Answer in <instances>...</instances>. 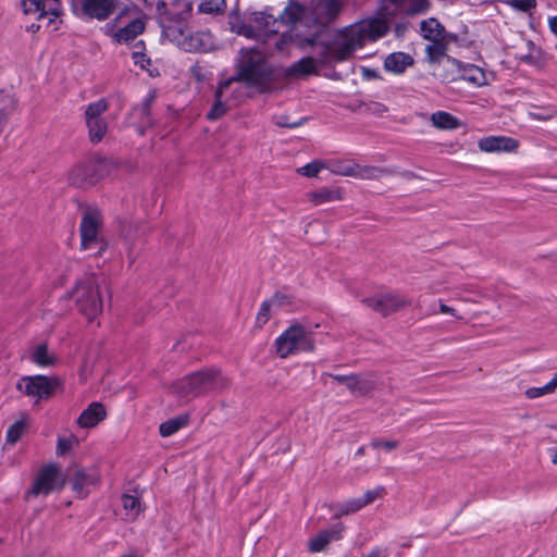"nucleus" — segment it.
I'll list each match as a JSON object with an SVG mask.
<instances>
[{"label": "nucleus", "instance_id": "obj_11", "mask_svg": "<svg viewBox=\"0 0 557 557\" xmlns=\"http://www.w3.org/2000/svg\"><path fill=\"white\" fill-rule=\"evenodd\" d=\"M59 385L57 377L46 375L23 376L16 388L25 395L39 399H48Z\"/></svg>", "mask_w": 557, "mask_h": 557}, {"label": "nucleus", "instance_id": "obj_10", "mask_svg": "<svg viewBox=\"0 0 557 557\" xmlns=\"http://www.w3.org/2000/svg\"><path fill=\"white\" fill-rule=\"evenodd\" d=\"M72 12L83 20L104 21L116 9L115 0H71Z\"/></svg>", "mask_w": 557, "mask_h": 557}, {"label": "nucleus", "instance_id": "obj_40", "mask_svg": "<svg viewBox=\"0 0 557 557\" xmlns=\"http://www.w3.org/2000/svg\"><path fill=\"white\" fill-rule=\"evenodd\" d=\"M26 430H27V424L24 420L16 421L12 425H10L7 431V437H5L7 442L10 444H15L17 441L21 440V437L26 432Z\"/></svg>", "mask_w": 557, "mask_h": 557}, {"label": "nucleus", "instance_id": "obj_46", "mask_svg": "<svg viewBox=\"0 0 557 557\" xmlns=\"http://www.w3.org/2000/svg\"><path fill=\"white\" fill-rule=\"evenodd\" d=\"M122 503L124 509L134 516H137L141 510L140 500L136 496L124 494L122 496Z\"/></svg>", "mask_w": 557, "mask_h": 557}, {"label": "nucleus", "instance_id": "obj_16", "mask_svg": "<svg viewBox=\"0 0 557 557\" xmlns=\"http://www.w3.org/2000/svg\"><path fill=\"white\" fill-rule=\"evenodd\" d=\"M21 7L25 14L39 13L38 20L49 16L48 25L62 13L58 2H54L51 7H47L46 0H21Z\"/></svg>", "mask_w": 557, "mask_h": 557}, {"label": "nucleus", "instance_id": "obj_4", "mask_svg": "<svg viewBox=\"0 0 557 557\" xmlns=\"http://www.w3.org/2000/svg\"><path fill=\"white\" fill-rule=\"evenodd\" d=\"M78 311L89 321H94L103 309L98 278L87 274L78 280L72 290Z\"/></svg>", "mask_w": 557, "mask_h": 557}, {"label": "nucleus", "instance_id": "obj_32", "mask_svg": "<svg viewBox=\"0 0 557 557\" xmlns=\"http://www.w3.org/2000/svg\"><path fill=\"white\" fill-rule=\"evenodd\" d=\"M460 79L468 81L476 86L485 83V74L483 70L473 64L463 65L460 61Z\"/></svg>", "mask_w": 557, "mask_h": 557}, {"label": "nucleus", "instance_id": "obj_37", "mask_svg": "<svg viewBox=\"0 0 557 557\" xmlns=\"http://www.w3.org/2000/svg\"><path fill=\"white\" fill-rule=\"evenodd\" d=\"M32 360L40 367H50L55 363V358L49 355L46 344H40L35 348Z\"/></svg>", "mask_w": 557, "mask_h": 557}, {"label": "nucleus", "instance_id": "obj_51", "mask_svg": "<svg viewBox=\"0 0 557 557\" xmlns=\"http://www.w3.org/2000/svg\"><path fill=\"white\" fill-rule=\"evenodd\" d=\"M132 59L136 65H139L144 70H147V67L151 64L150 58H148L143 50L134 51L132 53Z\"/></svg>", "mask_w": 557, "mask_h": 557}, {"label": "nucleus", "instance_id": "obj_15", "mask_svg": "<svg viewBox=\"0 0 557 557\" xmlns=\"http://www.w3.org/2000/svg\"><path fill=\"white\" fill-rule=\"evenodd\" d=\"M345 527L342 522L333 524L331 528L320 531L315 537L308 542V549L311 553H320L326 549L327 545L333 541L342 539Z\"/></svg>", "mask_w": 557, "mask_h": 557}, {"label": "nucleus", "instance_id": "obj_24", "mask_svg": "<svg viewBox=\"0 0 557 557\" xmlns=\"http://www.w3.org/2000/svg\"><path fill=\"white\" fill-rule=\"evenodd\" d=\"M413 58L405 52H392L384 60V69L394 74H403L407 67L413 65Z\"/></svg>", "mask_w": 557, "mask_h": 557}, {"label": "nucleus", "instance_id": "obj_48", "mask_svg": "<svg viewBox=\"0 0 557 557\" xmlns=\"http://www.w3.org/2000/svg\"><path fill=\"white\" fill-rule=\"evenodd\" d=\"M272 302L269 300H264L260 308H259V311L257 313V317H256V324L259 326V327H262L269 320H270V308L272 307Z\"/></svg>", "mask_w": 557, "mask_h": 557}, {"label": "nucleus", "instance_id": "obj_47", "mask_svg": "<svg viewBox=\"0 0 557 557\" xmlns=\"http://www.w3.org/2000/svg\"><path fill=\"white\" fill-rule=\"evenodd\" d=\"M429 9H430L429 0H414L407 8L406 14L409 16H414L417 14L425 13Z\"/></svg>", "mask_w": 557, "mask_h": 557}, {"label": "nucleus", "instance_id": "obj_7", "mask_svg": "<svg viewBox=\"0 0 557 557\" xmlns=\"http://www.w3.org/2000/svg\"><path fill=\"white\" fill-rule=\"evenodd\" d=\"M101 222L98 210H86L79 225L82 249L94 250L96 256H101L108 249V242L99 236Z\"/></svg>", "mask_w": 557, "mask_h": 557}, {"label": "nucleus", "instance_id": "obj_22", "mask_svg": "<svg viewBox=\"0 0 557 557\" xmlns=\"http://www.w3.org/2000/svg\"><path fill=\"white\" fill-rule=\"evenodd\" d=\"M248 21L255 24V28L258 33V38L261 32L276 34L277 33V18L273 14L269 13L268 10L261 12H251Z\"/></svg>", "mask_w": 557, "mask_h": 557}, {"label": "nucleus", "instance_id": "obj_61", "mask_svg": "<svg viewBox=\"0 0 557 557\" xmlns=\"http://www.w3.org/2000/svg\"><path fill=\"white\" fill-rule=\"evenodd\" d=\"M330 376L336 381L337 383L345 384L347 386V383L349 381V374L348 375H342V374H330Z\"/></svg>", "mask_w": 557, "mask_h": 557}, {"label": "nucleus", "instance_id": "obj_13", "mask_svg": "<svg viewBox=\"0 0 557 557\" xmlns=\"http://www.w3.org/2000/svg\"><path fill=\"white\" fill-rule=\"evenodd\" d=\"M278 69L281 71V82L283 79L301 78L319 74L318 63L313 57H304L287 67Z\"/></svg>", "mask_w": 557, "mask_h": 557}, {"label": "nucleus", "instance_id": "obj_62", "mask_svg": "<svg viewBox=\"0 0 557 557\" xmlns=\"http://www.w3.org/2000/svg\"><path fill=\"white\" fill-rule=\"evenodd\" d=\"M548 26L550 32L557 36V15L548 20Z\"/></svg>", "mask_w": 557, "mask_h": 557}, {"label": "nucleus", "instance_id": "obj_30", "mask_svg": "<svg viewBox=\"0 0 557 557\" xmlns=\"http://www.w3.org/2000/svg\"><path fill=\"white\" fill-rule=\"evenodd\" d=\"M395 172L387 168H381V166H361L358 164H355V177L361 178V180H380L385 176H391Z\"/></svg>", "mask_w": 557, "mask_h": 557}, {"label": "nucleus", "instance_id": "obj_29", "mask_svg": "<svg viewBox=\"0 0 557 557\" xmlns=\"http://www.w3.org/2000/svg\"><path fill=\"white\" fill-rule=\"evenodd\" d=\"M96 476L84 469H77L72 480V490L82 498L87 496L86 486L96 483Z\"/></svg>", "mask_w": 557, "mask_h": 557}, {"label": "nucleus", "instance_id": "obj_38", "mask_svg": "<svg viewBox=\"0 0 557 557\" xmlns=\"http://www.w3.org/2000/svg\"><path fill=\"white\" fill-rule=\"evenodd\" d=\"M199 12L206 14H223L226 10V0H202Z\"/></svg>", "mask_w": 557, "mask_h": 557}, {"label": "nucleus", "instance_id": "obj_23", "mask_svg": "<svg viewBox=\"0 0 557 557\" xmlns=\"http://www.w3.org/2000/svg\"><path fill=\"white\" fill-rule=\"evenodd\" d=\"M228 18H230L228 24H230L231 32H233L237 35L244 36L248 39H257L258 38L257 29L250 23H246L244 21L238 9L232 10L230 12Z\"/></svg>", "mask_w": 557, "mask_h": 557}, {"label": "nucleus", "instance_id": "obj_44", "mask_svg": "<svg viewBox=\"0 0 557 557\" xmlns=\"http://www.w3.org/2000/svg\"><path fill=\"white\" fill-rule=\"evenodd\" d=\"M308 121L307 116L298 120H290L287 114H280L274 116V124L278 127L297 128L302 126Z\"/></svg>", "mask_w": 557, "mask_h": 557}, {"label": "nucleus", "instance_id": "obj_9", "mask_svg": "<svg viewBox=\"0 0 557 557\" xmlns=\"http://www.w3.org/2000/svg\"><path fill=\"white\" fill-rule=\"evenodd\" d=\"M64 485L65 479L59 467L55 463H48L38 470L27 496L48 495L55 490H62Z\"/></svg>", "mask_w": 557, "mask_h": 557}, {"label": "nucleus", "instance_id": "obj_49", "mask_svg": "<svg viewBox=\"0 0 557 557\" xmlns=\"http://www.w3.org/2000/svg\"><path fill=\"white\" fill-rule=\"evenodd\" d=\"M506 2L520 12H529L536 7V0H507Z\"/></svg>", "mask_w": 557, "mask_h": 557}, {"label": "nucleus", "instance_id": "obj_59", "mask_svg": "<svg viewBox=\"0 0 557 557\" xmlns=\"http://www.w3.org/2000/svg\"><path fill=\"white\" fill-rule=\"evenodd\" d=\"M440 312L445 314H451L457 318L456 310L443 302L440 304ZM458 319H461V317H458Z\"/></svg>", "mask_w": 557, "mask_h": 557}, {"label": "nucleus", "instance_id": "obj_56", "mask_svg": "<svg viewBox=\"0 0 557 557\" xmlns=\"http://www.w3.org/2000/svg\"><path fill=\"white\" fill-rule=\"evenodd\" d=\"M71 449V441L69 438L60 437L57 445V455L62 456Z\"/></svg>", "mask_w": 557, "mask_h": 557}, {"label": "nucleus", "instance_id": "obj_8", "mask_svg": "<svg viewBox=\"0 0 557 557\" xmlns=\"http://www.w3.org/2000/svg\"><path fill=\"white\" fill-rule=\"evenodd\" d=\"M321 38V41L317 42L315 46H322L326 48V52L331 54L335 62H344L348 60L352 53L363 47L361 44L360 35H356L354 28L347 27L342 32V38L334 41H329Z\"/></svg>", "mask_w": 557, "mask_h": 557}, {"label": "nucleus", "instance_id": "obj_31", "mask_svg": "<svg viewBox=\"0 0 557 557\" xmlns=\"http://www.w3.org/2000/svg\"><path fill=\"white\" fill-rule=\"evenodd\" d=\"M426 61L431 65H436L443 60H446L447 44L444 40H434L432 45H428L425 48Z\"/></svg>", "mask_w": 557, "mask_h": 557}, {"label": "nucleus", "instance_id": "obj_3", "mask_svg": "<svg viewBox=\"0 0 557 557\" xmlns=\"http://www.w3.org/2000/svg\"><path fill=\"white\" fill-rule=\"evenodd\" d=\"M344 9L342 0H312L311 21L314 29L306 36L295 35V41L300 49L312 48L322 37H327L330 25L333 24Z\"/></svg>", "mask_w": 557, "mask_h": 557}, {"label": "nucleus", "instance_id": "obj_2", "mask_svg": "<svg viewBox=\"0 0 557 557\" xmlns=\"http://www.w3.org/2000/svg\"><path fill=\"white\" fill-rule=\"evenodd\" d=\"M230 385V379L219 368H205L174 382L172 391L181 397H200L209 393H220Z\"/></svg>", "mask_w": 557, "mask_h": 557}, {"label": "nucleus", "instance_id": "obj_63", "mask_svg": "<svg viewBox=\"0 0 557 557\" xmlns=\"http://www.w3.org/2000/svg\"><path fill=\"white\" fill-rule=\"evenodd\" d=\"M552 392H554L557 387V373L554 375V377L547 383Z\"/></svg>", "mask_w": 557, "mask_h": 557}, {"label": "nucleus", "instance_id": "obj_17", "mask_svg": "<svg viewBox=\"0 0 557 557\" xmlns=\"http://www.w3.org/2000/svg\"><path fill=\"white\" fill-rule=\"evenodd\" d=\"M231 81L224 79L219 82L216 89L213 95V102L211 109L206 114L207 120L216 121L221 119L230 109L226 99H224V92L230 88Z\"/></svg>", "mask_w": 557, "mask_h": 557}, {"label": "nucleus", "instance_id": "obj_12", "mask_svg": "<svg viewBox=\"0 0 557 557\" xmlns=\"http://www.w3.org/2000/svg\"><path fill=\"white\" fill-rule=\"evenodd\" d=\"M361 302L383 317H387L388 314L411 305V300L405 299L395 293H385L373 297H367L363 298Z\"/></svg>", "mask_w": 557, "mask_h": 557}, {"label": "nucleus", "instance_id": "obj_20", "mask_svg": "<svg viewBox=\"0 0 557 557\" xmlns=\"http://www.w3.org/2000/svg\"><path fill=\"white\" fill-rule=\"evenodd\" d=\"M106 416L107 411L103 404L94 401L89 404L85 410H83L77 419V423L81 428L90 429L104 420Z\"/></svg>", "mask_w": 557, "mask_h": 557}, {"label": "nucleus", "instance_id": "obj_43", "mask_svg": "<svg viewBox=\"0 0 557 557\" xmlns=\"http://www.w3.org/2000/svg\"><path fill=\"white\" fill-rule=\"evenodd\" d=\"M294 300L295 297L292 294H288L284 290L275 292L270 298V301L272 302L273 307L280 309L290 307L294 304Z\"/></svg>", "mask_w": 557, "mask_h": 557}, {"label": "nucleus", "instance_id": "obj_39", "mask_svg": "<svg viewBox=\"0 0 557 557\" xmlns=\"http://www.w3.org/2000/svg\"><path fill=\"white\" fill-rule=\"evenodd\" d=\"M363 507L364 505L362 503L361 497L349 499L344 504L336 505L337 511L335 512L334 518H339L344 515L354 513Z\"/></svg>", "mask_w": 557, "mask_h": 557}, {"label": "nucleus", "instance_id": "obj_27", "mask_svg": "<svg viewBox=\"0 0 557 557\" xmlns=\"http://www.w3.org/2000/svg\"><path fill=\"white\" fill-rule=\"evenodd\" d=\"M306 12L305 5L296 0H289L284 10L278 14L277 23L281 24H294L300 21Z\"/></svg>", "mask_w": 557, "mask_h": 557}, {"label": "nucleus", "instance_id": "obj_34", "mask_svg": "<svg viewBox=\"0 0 557 557\" xmlns=\"http://www.w3.org/2000/svg\"><path fill=\"white\" fill-rule=\"evenodd\" d=\"M434 126L442 129H456L460 126L459 120L453 114L445 111H437L431 115Z\"/></svg>", "mask_w": 557, "mask_h": 557}, {"label": "nucleus", "instance_id": "obj_28", "mask_svg": "<svg viewBox=\"0 0 557 557\" xmlns=\"http://www.w3.org/2000/svg\"><path fill=\"white\" fill-rule=\"evenodd\" d=\"M145 30V22L141 18H135L131 21L127 25L120 28L115 34L114 38L119 44L129 42L134 40L138 35L144 33Z\"/></svg>", "mask_w": 557, "mask_h": 557}, {"label": "nucleus", "instance_id": "obj_50", "mask_svg": "<svg viewBox=\"0 0 557 557\" xmlns=\"http://www.w3.org/2000/svg\"><path fill=\"white\" fill-rule=\"evenodd\" d=\"M331 171L335 174L343 175V176H354L355 175V164L349 165L344 162H337L332 165Z\"/></svg>", "mask_w": 557, "mask_h": 557}, {"label": "nucleus", "instance_id": "obj_55", "mask_svg": "<svg viewBox=\"0 0 557 557\" xmlns=\"http://www.w3.org/2000/svg\"><path fill=\"white\" fill-rule=\"evenodd\" d=\"M382 487L377 490L367 491L363 496H361L362 503L364 506L373 503L376 498L381 496Z\"/></svg>", "mask_w": 557, "mask_h": 557}, {"label": "nucleus", "instance_id": "obj_36", "mask_svg": "<svg viewBox=\"0 0 557 557\" xmlns=\"http://www.w3.org/2000/svg\"><path fill=\"white\" fill-rule=\"evenodd\" d=\"M86 124L90 141L94 144L101 141L108 128L104 119H88L86 120Z\"/></svg>", "mask_w": 557, "mask_h": 557}, {"label": "nucleus", "instance_id": "obj_42", "mask_svg": "<svg viewBox=\"0 0 557 557\" xmlns=\"http://www.w3.org/2000/svg\"><path fill=\"white\" fill-rule=\"evenodd\" d=\"M108 110V102L106 99H100L96 102L89 103L85 111V119H102L101 114Z\"/></svg>", "mask_w": 557, "mask_h": 557}, {"label": "nucleus", "instance_id": "obj_6", "mask_svg": "<svg viewBox=\"0 0 557 557\" xmlns=\"http://www.w3.org/2000/svg\"><path fill=\"white\" fill-rule=\"evenodd\" d=\"M106 173V160L99 156H90L70 170L67 180L74 187L88 188L104 177Z\"/></svg>", "mask_w": 557, "mask_h": 557}, {"label": "nucleus", "instance_id": "obj_25", "mask_svg": "<svg viewBox=\"0 0 557 557\" xmlns=\"http://www.w3.org/2000/svg\"><path fill=\"white\" fill-rule=\"evenodd\" d=\"M307 198L314 206H320L326 202L337 201L343 198L342 189L339 187H321L317 190L307 194Z\"/></svg>", "mask_w": 557, "mask_h": 557}, {"label": "nucleus", "instance_id": "obj_18", "mask_svg": "<svg viewBox=\"0 0 557 557\" xmlns=\"http://www.w3.org/2000/svg\"><path fill=\"white\" fill-rule=\"evenodd\" d=\"M460 61L446 57L441 63L434 65L433 75L443 83H451L460 79Z\"/></svg>", "mask_w": 557, "mask_h": 557}, {"label": "nucleus", "instance_id": "obj_21", "mask_svg": "<svg viewBox=\"0 0 557 557\" xmlns=\"http://www.w3.org/2000/svg\"><path fill=\"white\" fill-rule=\"evenodd\" d=\"M351 394L357 396H367L375 388L373 374H349V381L346 386Z\"/></svg>", "mask_w": 557, "mask_h": 557}, {"label": "nucleus", "instance_id": "obj_1", "mask_svg": "<svg viewBox=\"0 0 557 557\" xmlns=\"http://www.w3.org/2000/svg\"><path fill=\"white\" fill-rule=\"evenodd\" d=\"M231 83H242L259 94H269L281 83V71L271 64L263 53L256 48L240 50Z\"/></svg>", "mask_w": 557, "mask_h": 557}, {"label": "nucleus", "instance_id": "obj_60", "mask_svg": "<svg viewBox=\"0 0 557 557\" xmlns=\"http://www.w3.org/2000/svg\"><path fill=\"white\" fill-rule=\"evenodd\" d=\"M399 175L406 180H417V178L422 180L423 178L422 176H420L409 170H404V171L399 172Z\"/></svg>", "mask_w": 557, "mask_h": 557}, {"label": "nucleus", "instance_id": "obj_53", "mask_svg": "<svg viewBox=\"0 0 557 557\" xmlns=\"http://www.w3.org/2000/svg\"><path fill=\"white\" fill-rule=\"evenodd\" d=\"M371 446L373 448L382 447L386 450H393L398 446V442L397 441H381V440L376 438L371 442Z\"/></svg>", "mask_w": 557, "mask_h": 557}, {"label": "nucleus", "instance_id": "obj_33", "mask_svg": "<svg viewBox=\"0 0 557 557\" xmlns=\"http://www.w3.org/2000/svg\"><path fill=\"white\" fill-rule=\"evenodd\" d=\"M16 109V100L10 95L0 96V135L3 133L10 115Z\"/></svg>", "mask_w": 557, "mask_h": 557}, {"label": "nucleus", "instance_id": "obj_52", "mask_svg": "<svg viewBox=\"0 0 557 557\" xmlns=\"http://www.w3.org/2000/svg\"><path fill=\"white\" fill-rule=\"evenodd\" d=\"M549 393H553V392L549 388L548 384H545L542 387H530V388H528L525 391V396L529 399H534V398L541 397V396L549 394Z\"/></svg>", "mask_w": 557, "mask_h": 557}, {"label": "nucleus", "instance_id": "obj_57", "mask_svg": "<svg viewBox=\"0 0 557 557\" xmlns=\"http://www.w3.org/2000/svg\"><path fill=\"white\" fill-rule=\"evenodd\" d=\"M319 58H320L319 61H320L321 64H330V63H332L334 61L332 59L331 54H329L326 52V48L325 47H323V50L320 52Z\"/></svg>", "mask_w": 557, "mask_h": 557}, {"label": "nucleus", "instance_id": "obj_35", "mask_svg": "<svg viewBox=\"0 0 557 557\" xmlns=\"http://www.w3.org/2000/svg\"><path fill=\"white\" fill-rule=\"evenodd\" d=\"M188 416H178L174 417L172 419L166 420L165 422L161 423L159 426L160 435L163 437H168L176 433L182 428L186 426L188 423Z\"/></svg>", "mask_w": 557, "mask_h": 557}, {"label": "nucleus", "instance_id": "obj_19", "mask_svg": "<svg viewBox=\"0 0 557 557\" xmlns=\"http://www.w3.org/2000/svg\"><path fill=\"white\" fill-rule=\"evenodd\" d=\"M518 141L506 136H488L479 140V148L485 152L513 151Z\"/></svg>", "mask_w": 557, "mask_h": 557}, {"label": "nucleus", "instance_id": "obj_58", "mask_svg": "<svg viewBox=\"0 0 557 557\" xmlns=\"http://www.w3.org/2000/svg\"><path fill=\"white\" fill-rule=\"evenodd\" d=\"M362 74H363V77L369 78V79H376L380 77L377 71L374 69L363 67Z\"/></svg>", "mask_w": 557, "mask_h": 557}, {"label": "nucleus", "instance_id": "obj_64", "mask_svg": "<svg viewBox=\"0 0 557 557\" xmlns=\"http://www.w3.org/2000/svg\"><path fill=\"white\" fill-rule=\"evenodd\" d=\"M380 549H374L372 550L371 553H369L368 555H364L363 557H380Z\"/></svg>", "mask_w": 557, "mask_h": 557}, {"label": "nucleus", "instance_id": "obj_45", "mask_svg": "<svg viewBox=\"0 0 557 557\" xmlns=\"http://www.w3.org/2000/svg\"><path fill=\"white\" fill-rule=\"evenodd\" d=\"M325 168V163L320 160H313L298 169V173L307 177H315L318 173Z\"/></svg>", "mask_w": 557, "mask_h": 557}, {"label": "nucleus", "instance_id": "obj_5", "mask_svg": "<svg viewBox=\"0 0 557 557\" xmlns=\"http://www.w3.org/2000/svg\"><path fill=\"white\" fill-rule=\"evenodd\" d=\"M314 349L313 333L298 322L290 324L275 339V351L280 358H287L297 351L313 352Z\"/></svg>", "mask_w": 557, "mask_h": 557}, {"label": "nucleus", "instance_id": "obj_41", "mask_svg": "<svg viewBox=\"0 0 557 557\" xmlns=\"http://www.w3.org/2000/svg\"><path fill=\"white\" fill-rule=\"evenodd\" d=\"M154 99H156V92L151 91L144 99V101L140 103V106L135 109V110L139 111V113L143 117V123L148 124V125H152V121L150 119V113H151V106H152Z\"/></svg>", "mask_w": 557, "mask_h": 557}, {"label": "nucleus", "instance_id": "obj_26", "mask_svg": "<svg viewBox=\"0 0 557 557\" xmlns=\"http://www.w3.org/2000/svg\"><path fill=\"white\" fill-rule=\"evenodd\" d=\"M420 29L422 32L423 38L431 41L444 40L447 35L445 27L435 17L421 21Z\"/></svg>", "mask_w": 557, "mask_h": 557}, {"label": "nucleus", "instance_id": "obj_54", "mask_svg": "<svg viewBox=\"0 0 557 557\" xmlns=\"http://www.w3.org/2000/svg\"><path fill=\"white\" fill-rule=\"evenodd\" d=\"M156 10L160 17L166 21H173V14L168 10V5L164 1H158Z\"/></svg>", "mask_w": 557, "mask_h": 557}, {"label": "nucleus", "instance_id": "obj_14", "mask_svg": "<svg viewBox=\"0 0 557 557\" xmlns=\"http://www.w3.org/2000/svg\"><path fill=\"white\" fill-rule=\"evenodd\" d=\"M351 27L356 35H360L361 44L363 46L367 40H376L385 36L388 32V25L383 18H372L371 21L360 22Z\"/></svg>", "mask_w": 557, "mask_h": 557}]
</instances>
